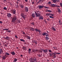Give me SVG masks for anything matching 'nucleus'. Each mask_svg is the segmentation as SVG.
I'll list each match as a JSON object with an SVG mask.
<instances>
[{"label":"nucleus","instance_id":"680f3d73","mask_svg":"<svg viewBox=\"0 0 62 62\" xmlns=\"http://www.w3.org/2000/svg\"><path fill=\"white\" fill-rule=\"evenodd\" d=\"M47 21H49V18L47 19Z\"/></svg>","mask_w":62,"mask_h":62},{"label":"nucleus","instance_id":"8fccbe9b","mask_svg":"<svg viewBox=\"0 0 62 62\" xmlns=\"http://www.w3.org/2000/svg\"><path fill=\"white\" fill-rule=\"evenodd\" d=\"M31 24L32 25H34V23H31Z\"/></svg>","mask_w":62,"mask_h":62},{"label":"nucleus","instance_id":"f8f14e48","mask_svg":"<svg viewBox=\"0 0 62 62\" xmlns=\"http://www.w3.org/2000/svg\"><path fill=\"white\" fill-rule=\"evenodd\" d=\"M56 54H57L56 52H55L54 53H53V56H54V55H56Z\"/></svg>","mask_w":62,"mask_h":62},{"label":"nucleus","instance_id":"4c0bfd02","mask_svg":"<svg viewBox=\"0 0 62 62\" xmlns=\"http://www.w3.org/2000/svg\"><path fill=\"white\" fill-rule=\"evenodd\" d=\"M21 8H23V6L22 5H21L20 6Z\"/></svg>","mask_w":62,"mask_h":62},{"label":"nucleus","instance_id":"0eeeda50","mask_svg":"<svg viewBox=\"0 0 62 62\" xmlns=\"http://www.w3.org/2000/svg\"><path fill=\"white\" fill-rule=\"evenodd\" d=\"M42 50L45 53H46L48 52V50L46 49H45L44 50V49H42Z\"/></svg>","mask_w":62,"mask_h":62},{"label":"nucleus","instance_id":"bb28decb","mask_svg":"<svg viewBox=\"0 0 62 62\" xmlns=\"http://www.w3.org/2000/svg\"><path fill=\"white\" fill-rule=\"evenodd\" d=\"M6 37V39H7V40H8V39H9V38L7 36Z\"/></svg>","mask_w":62,"mask_h":62},{"label":"nucleus","instance_id":"7ed1b4c3","mask_svg":"<svg viewBox=\"0 0 62 62\" xmlns=\"http://www.w3.org/2000/svg\"><path fill=\"white\" fill-rule=\"evenodd\" d=\"M50 6L53 8H55V7H56V5H55L54 4H51Z\"/></svg>","mask_w":62,"mask_h":62},{"label":"nucleus","instance_id":"c9c22d12","mask_svg":"<svg viewBox=\"0 0 62 62\" xmlns=\"http://www.w3.org/2000/svg\"><path fill=\"white\" fill-rule=\"evenodd\" d=\"M49 17L50 18H52L53 19H54V17L52 16H49Z\"/></svg>","mask_w":62,"mask_h":62},{"label":"nucleus","instance_id":"ddd939ff","mask_svg":"<svg viewBox=\"0 0 62 62\" xmlns=\"http://www.w3.org/2000/svg\"><path fill=\"white\" fill-rule=\"evenodd\" d=\"M57 10L59 13H60L61 12V10L59 8H58Z\"/></svg>","mask_w":62,"mask_h":62},{"label":"nucleus","instance_id":"052dcab7","mask_svg":"<svg viewBox=\"0 0 62 62\" xmlns=\"http://www.w3.org/2000/svg\"><path fill=\"white\" fill-rule=\"evenodd\" d=\"M29 51H31V49L29 48Z\"/></svg>","mask_w":62,"mask_h":62},{"label":"nucleus","instance_id":"6e6552de","mask_svg":"<svg viewBox=\"0 0 62 62\" xmlns=\"http://www.w3.org/2000/svg\"><path fill=\"white\" fill-rule=\"evenodd\" d=\"M30 62H33V59L32 58H31L29 60Z\"/></svg>","mask_w":62,"mask_h":62},{"label":"nucleus","instance_id":"6ab92c4d","mask_svg":"<svg viewBox=\"0 0 62 62\" xmlns=\"http://www.w3.org/2000/svg\"><path fill=\"white\" fill-rule=\"evenodd\" d=\"M17 61V59L16 58L15 59H14V60L13 61V62H16Z\"/></svg>","mask_w":62,"mask_h":62},{"label":"nucleus","instance_id":"39448f33","mask_svg":"<svg viewBox=\"0 0 62 62\" xmlns=\"http://www.w3.org/2000/svg\"><path fill=\"white\" fill-rule=\"evenodd\" d=\"M51 30H53L54 31H56V29L54 28V26L52 27V28H51Z\"/></svg>","mask_w":62,"mask_h":62},{"label":"nucleus","instance_id":"338daca9","mask_svg":"<svg viewBox=\"0 0 62 62\" xmlns=\"http://www.w3.org/2000/svg\"><path fill=\"white\" fill-rule=\"evenodd\" d=\"M56 1H57V2H60V1H59V0H56Z\"/></svg>","mask_w":62,"mask_h":62},{"label":"nucleus","instance_id":"f03ea898","mask_svg":"<svg viewBox=\"0 0 62 62\" xmlns=\"http://www.w3.org/2000/svg\"><path fill=\"white\" fill-rule=\"evenodd\" d=\"M25 12H28V8L27 7L25 8Z\"/></svg>","mask_w":62,"mask_h":62},{"label":"nucleus","instance_id":"473e14b6","mask_svg":"<svg viewBox=\"0 0 62 62\" xmlns=\"http://www.w3.org/2000/svg\"><path fill=\"white\" fill-rule=\"evenodd\" d=\"M27 38L28 39H30V37L29 36H27Z\"/></svg>","mask_w":62,"mask_h":62},{"label":"nucleus","instance_id":"de8ad7c7","mask_svg":"<svg viewBox=\"0 0 62 62\" xmlns=\"http://www.w3.org/2000/svg\"><path fill=\"white\" fill-rule=\"evenodd\" d=\"M49 55H50V56H51L52 55V54H51V53H49Z\"/></svg>","mask_w":62,"mask_h":62},{"label":"nucleus","instance_id":"a211bd4d","mask_svg":"<svg viewBox=\"0 0 62 62\" xmlns=\"http://www.w3.org/2000/svg\"><path fill=\"white\" fill-rule=\"evenodd\" d=\"M46 37H49V34H48V33H46Z\"/></svg>","mask_w":62,"mask_h":62},{"label":"nucleus","instance_id":"49530a36","mask_svg":"<svg viewBox=\"0 0 62 62\" xmlns=\"http://www.w3.org/2000/svg\"><path fill=\"white\" fill-rule=\"evenodd\" d=\"M56 7H58V8H60V6L56 5Z\"/></svg>","mask_w":62,"mask_h":62},{"label":"nucleus","instance_id":"5fc2aeb1","mask_svg":"<svg viewBox=\"0 0 62 62\" xmlns=\"http://www.w3.org/2000/svg\"><path fill=\"white\" fill-rule=\"evenodd\" d=\"M42 0L43 1V0H39V2H41Z\"/></svg>","mask_w":62,"mask_h":62},{"label":"nucleus","instance_id":"0e129e2a","mask_svg":"<svg viewBox=\"0 0 62 62\" xmlns=\"http://www.w3.org/2000/svg\"><path fill=\"white\" fill-rule=\"evenodd\" d=\"M57 54H60V53H56Z\"/></svg>","mask_w":62,"mask_h":62},{"label":"nucleus","instance_id":"2f4dec72","mask_svg":"<svg viewBox=\"0 0 62 62\" xmlns=\"http://www.w3.org/2000/svg\"><path fill=\"white\" fill-rule=\"evenodd\" d=\"M7 32H8V33H10L11 32V31L10 30H8L7 31Z\"/></svg>","mask_w":62,"mask_h":62},{"label":"nucleus","instance_id":"37998d69","mask_svg":"<svg viewBox=\"0 0 62 62\" xmlns=\"http://www.w3.org/2000/svg\"><path fill=\"white\" fill-rule=\"evenodd\" d=\"M32 16H35V14L33 13L32 14Z\"/></svg>","mask_w":62,"mask_h":62},{"label":"nucleus","instance_id":"9d476101","mask_svg":"<svg viewBox=\"0 0 62 62\" xmlns=\"http://www.w3.org/2000/svg\"><path fill=\"white\" fill-rule=\"evenodd\" d=\"M11 54H12L13 55H15V53L14 51L12 52L11 53Z\"/></svg>","mask_w":62,"mask_h":62},{"label":"nucleus","instance_id":"69168bd1","mask_svg":"<svg viewBox=\"0 0 62 62\" xmlns=\"http://www.w3.org/2000/svg\"><path fill=\"white\" fill-rule=\"evenodd\" d=\"M32 5H33V4H34V2L33 1V2H32Z\"/></svg>","mask_w":62,"mask_h":62},{"label":"nucleus","instance_id":"b1692460","mask_svg":"<svg viewBox=\"0 0 62 62\" xmlns=\"http://www.w3.org/2000/svg\"><path fill=\"white\" fill-rule=\"evenodd\" d=\"M20 40L21 41H23V42H24V41H25L23 39H20Z\"/></svg>","mask_w":62,"mask_h":62},{"label":"nucleus","instance_id":"412c9836","mask_svg":"<svg viewBox=\"0 0 62 62\" xmlns=\"http://www.w3.org/2000/svg\"><path fill=\"white\" fill-rule=\"evenodd\" d=\"M3 9L4 10H7V8H6V7H4L3 8Z\"/></svg>","mask_w":62,"mask_h":62},{"label":"nucleus","instance_id":"3c124183","mask_svg":"<svg viewBox=\"0 0 62 62\" xmlns=\"http://www.w3.org/2000/svg\"><path fill=\"white\" fill-rule=\"evenodd\" d=\"M39 32V34H40V32H41V31L39 30V31H38Z\"/></svg>","mask_w":62,"mask_h":62},{"label":"nucleus","instance_id":"1a4fd4ad","mask_svg":"<svg viewBox=\"0 0 62 62\" xmlns=\"http://www.w3.org/2000/svg\"><path fill=\"white\" fill-rule=\"evenodd\" d=\"M47 16H50V15L51 16H54V15L52 14L51 13H48V14H47L46 15Z\"/></svg>","mask_w":62,"mask_h":62},{"label":"nucleus","instance_id":"f704fd0d","mask_svg":"<svg viewBox=\"0 0 62 62\" xmlns=\"http://www.w3.org/2000/svg\"><path fill=\"white\" fill-rule=\"evenodd\" d=\"M33 61L32 62H37V60H33Z\"/></svg>","mask_w":62,"mask_h":62},{"label":"nucleus","instance_id":"f257e3e1","mask_svg":"<svg viewBox=\"0 0 62 62\" xmlns=\"http://www.w3.org/2000/svg\"><path fill=\"white\" fill-rule=\"evenodd\" d=\"M17 19V17L16 16H15L13 18V19L12 20V22H14Z\"/></svg>","mask_w":62,"mask_h":62},{"label":"nucleus","instance_id":"a878e982","mask_svg":"<svg viewBox=\"0 0 62 62\" xmlns=\"http://www.w3.org/2000/svg\"><path fill=\"white\" fill-rule=\"evenodd\" d=\"M33 51L34 52H36L37 51V50L34 49L33 50Z\"/></svg>","mask_w":62,"mask_h":62},{"label":"nucleus","instance_id":"20e7f679","mask_svg":"<svg viewBox=\"0 0 62 62\" xmlns=\"http://www.w3.org/2000/svg\"><path fill=\"white\" fill-rule=\"evenodd\" d=\"M11 11L12 13H13L14 14H15V13H16V11H14L13 9H12L11 10Z\"/></svg>","mask_w":62,"mask_h":62},{"label":"nucleus","instance_id":"864d4df0","mask_svg":"<svg viewBox=\"0 0 62 62\" xmlns=\"http://www.w3.org/2000/svg\"><path fill=\"white\" fill-rule=\"evenodd\" d=\"M34 43H35V44H37L38 43H37V42H36V41H35V42Z\"/></svg>","mask_w":62,"mask_h":62},{"label":"nucleus","instance_id":"a18cd8bd","mask_svg":"<svg viewBox=\"0 0 62 62\" xmlns=\"http://www.w3.org/2000/svg\"><path fill=\"white\" fill-rule=\"evenodd\" d=\"M60 5L61 7H62V3H60Z\"/></svg>","mask_w":62,"mask_h":62},{"label":"nucleus","instance_id":"774afa93","mask_svg":"<svg viewBox=\"0 0 62 62\" xmlns=\"http://www.w3.org/2000/svg\"><path fill=\"white\" fill-rule=\"evenodd\" d=\"M7 16L8 17H10L11 16Z\"/></svg>","mask_w":62,"mask_h":62},{"label":"nucleus","instance_id":"aec40b11","mask_svg":"<svg viewBox=\"0 0 62 62\" xmlns=\"http://www.w3.org/2000/svg\"><path fill=\"white\" fill-rule=\"evenodd\" d=\"M5 54H6V55H10V54H9L7 52L5 53Z\"/></svg>","mask_w":62,"mask_h":62},{"label":"nucleus","instance_id":"4d7b16f0","mask_svg":"<svg viewBox=\"0 0 62 62\" xmlns=\"http://www.w3.org/2000/svg\"><path fill=\"white\" fill-rule=\"evenodd\" d=\"M25 2H28V0H25Z\"/></svg>","mask_w":62,"mask_h":62},{"label":"nucleus","instance_id":"13d9d810","mask_svg":"<svg viewBox=\"0 0 62 62\" xmlns=\"http://www.w3.org/2000/svg\"><path fill=\"white\" fill-rule=\"evenodd\" d=\"M38 56H39V57H40V56H41V55L40 54H39L38 55Z\"/></svg>","mask_w":62,"mask_h":62},{"label":"nucleus","instance_id":"7c9ffc66","mask_svg":"<svg viewBox=\"0 0 62 62\" xmlns=\"http://www.w3.org/2000/svg\"><path fill=\"white\" fill-rule=\"evenodd\" d=\"M48 12H49V13H51L52 12V11L51 10H48Z\"/></svg>","mask_w":62,"mask_h":62},{"label":"nucleus","instance_id":"79ce46f5","mask_svg":"<svg viewBox=\"0 0 62 62\" xmlns=\"http://www.w3.org/2000/svg\"><path fill=\"white\" fill-rule=\"evenodd\" d=\"M37 60V59H36V58L35 57H34L33 58V60Z\"/></svg>","mask_w":62,"mask_h":62},{"label":"nucleus","instance_id":"4be33fe9","mask_svg":"<svg viewBox=\"0 0 62 62\" xmlns=\"http://www.w3.org/2000/svg\"><path fill=\"white\" fill-rule=\"evenodd\" d=\"M46 34V33L45 32H44V33L42 34V35H43V36H45Z\"/></svg>","mask_w":62,"mask_h":62},{"label":"nucleus","instance_id":"bf43d9fd","mask_svg":"<svg viewBox=\"0 0 62 62\" xmlns=\"http://www.w3.org/2000/svg\"><path fill=\"white\" fill-rule=\"evenodd\" d=\"M16 3L17 5H18V4H19V2L18 1L16 2Z\"/></svg>","mask_w":62,"mask_h":62},{"label":"nucleus","instance_id":"2eb2a0df","mask_svg":"<svg viewBox=\"0 0 62 62\" xmlns=\"http://www.w3.org/2000/svg\"><path fill=\"white\" fill-rule=\"evenodd\" d=\"M36 12H37V13L38 14V15H40V14L39 13L40 12V11H36Z\"/></svg>","mask_w":62,"mask_h":62},{"label":"nucleus","instance_id":"423d86ee","mask_svg":"<svg viewBox=\"0 0 62 62\" xmlns=\"http://www.w3.org/2000/svg\"><path fill=\"white\" fill-rule=\"evenodd\" d=\"M38 7L39 8V9H41L42 8H43V6H41V5H39L38 6Z\"/></svg>","mask_w":62,"mask_h":62},{"label":"nucleus","instance_id":"4468645a","mask_svg":"<svg viewBox=\"0 0 62 62\" xmlns=\"http://www.w3.org/2000/svg\"><path fill=\"white\" fill-rule=\"evenodd\" d=\"M23 49L24 50H26V47L25 46H23L22 47Z\"/></svg>","mask_w":62,"mask_h":62},{"label":"nucleus","instance_id":"e433bc0d","mask_svg":"<svg viewBox=\"0 0 62 62\" xmlns=\"http://www.w3.org/2000/svg\"><path fill=\"white\" fill-rule=\"evenodd\" d=\"M24 14L23 13H22L21 14V16H24Z\"/></svg>","mask_w":62,"mask_h":62},{"label":"nucleus","instance_id":"393cba45","mask_svg":"<svg viewBox=\"0 0 62 62\" xmlns=\"http://www.w3.org/2000/svg\"><path fill=\"white\" fill-rule=\"evenodd\" d=\"M7 16H11V15L10 13H7Z\"/></svg>","mask_w":62,"mask_h":62},{"label":"nucleus","instance_id":"58836bf2","mask_svg":"<svg viewBox=\"0 0 62 62\" xmlns=\"http://www.w3.org/2000/svg\"><path fill=\"white\" fill-rule=\"evenodd\" d=\"M53 2H54L55 3H56V0H53Z\"/></svg>","mask_w":62,"mask_h":62},{"label":"nucleus","instance_id":"9b49d317","mask_svg":"<svg viewBox=\"0 0 62 62\" xmlns=\"http://www.w3.org/2000/svg\"><path fill=\"white\" fill-rule=\"evenodd\" d=\"M39 20H40L41 19V20H43V16H40L39 17Z\"/></svg>","mask_w":62,"mask_h":62},{"label":"nucleus","instance_id":"6e6d98bb","mask_svg":"<svg viewBox=\"0 0 62 62\" xmlns=\"http://www.w3.org/2000/svg\"><path fill=\"white\" fill-rule=\"evenodd\" d=\"M59 23H61V22H60V20H59Z\"/></svg>","mask_w":62,"mask_h":62},{"label":"nucleus","instance_id":"a19ab883","mask_svg":"<svg viewBox=\"0 0 62 62\" xmlns=\"http://www.w3.org/2000/svg\"><path fill=\"white\" fill-rule=\"evenodd\" d=\"M45 8H49V7H45Z\"/></svg>","mask_w":62,"mask_h":62},{"label":"nucleus","instance_id":"72a5a7b5","mask_svg":"<svg viewBox=\"0 0 62 62\" xmlns=\"http://www.w3.org/2000/svg\"><path fill=\"white\" fill-rule=\"evenodd\" d=\"M52 3L51 2H49L48 3H47L48 5H50V4H51Z\"/></svg>","mask_w":62,"mask_h":62},{"label":"nucleus","instance_id":"ea45409f","mask_svg":"<svg viewBox=\"0 0 62 62\" xmlns=\"http://www.w3.org/2000/svg\"><path fill=\"white\" fill-rule=\"evenodd\" d=\"M22 17L24 19H25V17L24 16H22Z\"/></svg>","mask_w":62,"mask_h":62},{"label":"nucleus","instance_id":"603ef678","mask_svg":"<svg viewBox=\"0 0 62 62\" xmlns=\"http://www.w3.org/2000/svg\"><path fill=\"white\" fill-rule=\"evenodd\" d=\"M53 56H54L53 57L54 58H55V57H56V56L55 55Z\"/></svg>","mask_w":62,"mask_h":62},{"label":"nucleus","instance_id":"c03bdc74","mask_svg":"<svg viewBox=\"0 0 62 62\" xmlns=\"http://www.w3.org/2000/svg\"><path fill=\"white\" fill-rule=\"evenodd\" d=\"M49 53H51L52 52V51L50 50H49Z\"/></svg>","mask_w":62,"mask_h":62},{"label":"nucleus","instance_id":"5701e85b","mask_svg":"<svg viewBox=\"0 0 62 62\" xmlns=\"http://www.w3.org/2000/svg\"><path fill=\"white\" fill-rule=\"evenodd\" d=\"M34 12L35 13V15H36V16H38V14H37V12H36V11H35Z\"/></svg>","mask_w":62,"mask_h":62},{"label":"nucleus","instance_id":"dca6fc26","mask_svg":"<svg viewBox=\"0 0 62 62\" xmlns=\"http://www.w3.org/2000/svg\"><path fill=\"white\" fill-rule=\"evenodd\" d=\"M30 29L31 30V31H33L35 30V29L33 28H31Z\"/></svg>","mask_w":62,"mask_h":62},{"label":"nucleus","instance_id":"c756f323","mask_svg":"<svg viewBox=\"0 0 62 62\" xmlns=\"http://www.w3.org/2000/svg\"><path fill=\"white\" fill-rule=\"evenodd\" d=\"M2 51V49H0V54H1V52Z\"/></svg>","mask_w":62,"mask_h":62},{"label":"nucleus","instance_id":"cd10ccee","mask_svg":"<svg viewBox=\"0 0 62 62\" xmlns=\"http://www.w3.org/2000/svg\"><path fill=\"white\" fill-rule=\"evenodd\" d=\"M2 58L3 59H6V56H3Z\"/></svg>","mask_w":62,"mask_h":62},{"label":"nucleus","instance_id":"f3484780","mask_svg":"<svg viewBox=\"0 0 62 62\" xmlns=\"http://www.w3.org/2000/svg\"><path fill=\"white\" fill-rule=\"evenodd\" d=\"M35 30L36 32H39L40 30H38V29H37L36 28L35 29Z\"/></svg>","mask_w":62,"mask_h":62},{"label":"nucleus","instance_id":"09e8293b","mask_svg":"<svg viewBox=\"0 0 62 62\" xmlns=\"http://www.w3.org/2000/svg\"><path fill=\"white\" fill-rule=\"evenodd\" d=\"M5 30H6V31H8V29H5Z\"/></svg>","mask_w":62,"mask_h":62},{"label":"nucleus","instance_id":"e2e57ef3","mask_svg":"<svg viewBox=\"0 0 62 62\" xmlns=\"http://www.w3.org/2000/svg\"><path fill=\"white\" fill-rule=\"evenodd\" d=\"M22 32H23V34H25V33L23 31H22Z\"/></svg>","mask_w":62,"mask_h":62},{"label":"nucleus","instance_id":"c85d7f7f","mask_svg":"<svg viewBox=\"0 0 62 62\" xmlns=\"http://www.w3.org/2000/svg\"><path fill=\"white\" fill-rule=\"evenodd\" d=\"M46 39L47 40H48V39H49V37H46Z\"/></svg>","mask_w":62,"mask_h":62}]
</instances>
